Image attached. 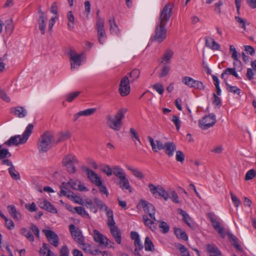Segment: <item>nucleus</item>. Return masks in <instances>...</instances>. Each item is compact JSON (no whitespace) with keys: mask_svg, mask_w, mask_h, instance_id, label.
<instances>
[{"mask_svg":"<svg viewBox=\"0 0 256 256\" xmlns=\"http://www.w3.org/2000/svg\"><path fill=\"white\" fill-rule=\"evenodd\" d=\"M74 210L78 214L81 215L82 216L90 218L89 214L85 210L84 208L82 206H76L74 208Z\"/></svg>","mask_w":256,"mask_h":256,"instance_id":"50","label":"nucleus"},{"mask_svg":"<svg viewBox=\"0 0 256 256\" xmlns=\"http://www.w3.org/2000/svg\"><path fill=\"white\" fill-rule=\"evenodd\" d=\"M69 230L72 238L78 244L82 243L84 240V238L83 236L80 229L74 224H70L69 226Z\"/></svg>","mask_w":256,"mask_h":256,"instance_id":"9","label":"nucleus"},{"mask_svg":"<svg viewBox=\"0 0 256 256\" xmlns=\"http://www.w3.org/2000/svg\"><path fill=\"white\" fill-rule=\"evenodd\" d=\"M140 204L144 208V212L148 214L150 218L154 220H156L154 216L156 213L154 206L144 200H141Z\"/></svg>","mask_w":256,"mask_h":256,"instance_id":"15","label":"nucleus"},{"mask_svg":"<svg viewBox=\"0 0 256 256\" xmlns=\"http://www.w3.org/2000/svg\"><path fill=\"white\" fill-rule=\"evenodd\" d=\"M130 238L132 240H134V246H138L139 248H143L144 246L140 242L139 234L136 232H130Z\"/></svg>","mask_w":256,"mask_h":256,"instance_id":"39","label":"nucleus"},{"mask_svg":"<svg viewBox=\"0 0 256 256\" xmlns=\"http://www.w3.org/2000/svg\"><path fill=\"white\" fill-rule=\"evenodd\" d=\"M176 158L178 162H180L182 163L183 162L184 160V154L180 150L177 151L176 152Z\"/></svg>","mask_w":256,"mask_h":256,"instance_id":"61","label":"nucleus"},{"mask_svg":"<svg viewBox=\"0 0 256 256\" xmlns=\"http://www.w3.org/2000/svg\"><path fill=\"white\" fill-rule=\"evenodd\" d=\"M8 210L10 216L15 220H20L22 218L21 214L17 210L14 205H9L7 206Z\"/></svg>","mask_w":256,"mask_h":256,"instance_id":"20","label":"nucleus"},{"mask_svg":"<svg viewBox=\"0 0 256 256\" xmlns=\"http://www.w3.org/2000/svg\"><path fill=\"white\" fill-rule=\"evenodd\" d=\"M230 52L231 54L232 58L234 61V64L236 62H238L241 64V62L239 58L240 57V54L238 55L236 48L233 45H230Z\"/></svg>","mask_w":256,"mask_h":256,"instance_id":"36","label":"nucleus"},{"mask_svg":"<svg viewBox=\"0 0 256 256\" xmlns=\"http://www.w3.org/2000/svg\"><path fill=\"white\" fill-rule=\"evenodd\" d=\"M173 8V4L168 3L160 13L154 37V40L158 43L163 42L166 38V30L165 26L171 17Z\"/></svg>","mask_w":256,"mask_h":256,"instance_id":"1","label":"nucleus"},{"mask_svg":"<svg viewBox=\"0 0 256 256\" xmlns=\"http://www.w3.org/2000/svg\"><path fill=\"white\" fill-rule=\"evenodd\" d=\"M205 42L206 46L213 50H218L220 48V44L212 38L206 37Z\"/></svg>","mask_w":256,"mask_h":256,"instance_id":"24","label":"nucleus"},{"mask_svg":"<svg viewBox=\"0 0 256 256\" xmlns=\"http://www.w3.org/2000/svg\"><path fill=\"white\" fill-rule=\"evenodd\" d=\"M70 136L68 132H60L58 133L56 138H54L55 144L66 140L70 138Z\"/></svg>","mask_w":256,"mask_h":256,"instance_id":"34","label":"nucleus"},{"mask_svg":"<svg viewBox=\"0 0 256 256\" xmlns=\"http://www.w3.org/2000/svg\"><path fill=\"white\" fill-rule=\"evenodd\" d=\"M84 205L92 212L96 213L98 212L96 206L94 204L92 200H86L85 202Z\"/></svg>","mask_w":256,"mask_h":256,"instance_id":"47","label":"nucleus"},{"mask_svg":"<svg viewBox=\"0 0 256 256\" xmlns=\"http://www.w3.org/2000/svg\"><path fill=\"white\" fill-rule=\"evenodd\" d=\"M142 218L144 224L152 230L154 231L156 229V226L154 224V220H152L151 218H148L146 215H144Z\"/></svg>","mask_w":256,"mask_h":256,"instance_id":"37","label":"nucleus"},{"mask_svg":"<svg viewBox=\"0 0 256 256\" xmlns=\"http://www.w3.org/2000/svg\"><path fill=\"white\" fill-rule=\"evenodd\" d=\"M101 170L108 176H111L112 174H114V166L111 168L109 166L106 164L102 166Z\"/></svg>","mask_w":256,"mask_h":256,"instance_id":"52","label":"nucleus"},{"mask_svg":"<svg viewBox=\"0 0 256 256\" xmlns=\"http://www.w3.org/2000/svg\"><path fill=\"white\" fill-rule=\"evenodd\" d=\"M96 109L95 108H90L80 111L74 115V121H76L81 116H89L92 115L95 112Z\"/></svg>","mask_w":256,"mask_h":256,"instance_id":"28","label":"nucleus"},{"mask_svg":"<svg viewBox=\"0 0 256 256\" xmlns=\"http://www.w3.org/2000/svg\"><path fill=\"white\" fill-rule=\"evenodd\" d=\"M25 207L30 212H36L37 210L36 204L34 202L31 204H26Z\"/></svg>","mask_w":256,"mask_h":256,"instance_id":"62","label":"nucleus"},{"mask_svg":"<svg viewBox=\"0 0 256 256\" xmlns=\"http://www.w3.org/2000/svg\"><path fill=\"white\" fill-rule=\"evenodd\" d=\"M96 28L97 31L98 42L100 44H104L107 36L104 28V20L101 18H98V20L96 22Z\"/></svg>","mask_w":256,"mask_h":256,"instance_id":"7","label":"nucleus"},{"mask_svg":"<svg viewBox=\"0 0 256 256\" xmlns=\"http://www.w3.org/2000/svg\"><path fill=\"white\" fill-rule=\"evenodd\" d=\"M126 168L132 172L134 176L136 178L140 180L143 179L144 178V174L138 169L132 168L130 166H127Z\"/></svg>","mask_w":256,"mask_h":256,"instance_id":"42","label":"nucleus"},{"mask_svg":"<svg viewBox=\"0 0 256 256\" xmlns=\"http://www.w3.org/2000/svg\"><path fill=\"white\" fill-rule=\"evenodd\" d=\"M60 256H68L69 250L66 246H63L60 251Z\"/></svg>","mask_w":256,"mask_h":256,"instance_id":"64","label":"nucleus"},{"mask_svg":"<svg viewBox=\"0 0 256 256\" xmlns=\"http://www.w3.org/2000/svg\"><path fill=\"white\" fill-rule=\"evenodd\" d=\"M54 144L55 142L54 133L50 131H46L39 138L38 148L40 152H46Z\"/></svg>","mask_w":256,"mask_h":256,"instance_id":"4","label":"nucleus"},{"mask_svg":"<svg viewBox=\"0 0 256 256\" xmlns=\"http://www.w3.org/2000/svg\"><path fill=\"white\" fill-rule=\"evenodd\" d=\"M110 230V234L116 242L118 244H120L122 242V232L118 226H116L112 228Z\"/></svg>","mask_w":256,"mask_h":256,"instance_id":"25","label":"nucleus"},{"mask_svg":"<svg viewBox=\"0 0 256 256\" xmlns=\"http://www.w3.org/2000/svg\"><path fill=\"white\" fill-rule=\"evenodd\" d=\"M140 74V72L139 70L134 69L130 72V77L133 79V80H134L139 77Z\"/></svg>","mask_w":256,"mask_h":256,"instance_id":"63","label":"nucleus"},{"mask_svg":"<svg viewBox=\"0 0 256 256\" xmlns=\"http://www.w3.org/2000/svg\"><path fill=\"white\" fill-rule=\"evenodd\" d=\"M34 126L32 124H30L26 127L22 136L16 135L11 136L8 140H6L4 144L8 146H18V144H24L26 142L29 136H30Z\"/></svg>","mask_w":256,"mask_h":256,"instance_id":"3","label":"nucleus"},{"mask_svg":"<svg viewBox=\"0 0 256 256\" xmlns=\"http://www.w3.org/2000/svg\"><path fill=\"white\" fill-rule=\"evenodd\" d=\"M179 214L182 216V220L190 228L194 227V223L187 212L182 209H178Z\"/></svg>","mask_w":256,"mask_h":256,"instance_id":"30","label":"nucleus"},{"mask_svg":"<svg viewBox=\"0 0 256 256\" xmlns=\"http://www.w3.org/2000/svg\"><path fill=\"white\" fill-rule=\"evenodd\" d=\"M170 70L169 65H162L161 66H158L156 70L158 72V77L163 78L166 76Z\"/></svg>","mask_w":256,"mask_h":256,"instance_id":"29","label":"nucleus"},{"mask_svg":"<svg viewBox=\"0 0 256 256\" xmlns=\"http://www.w3.org/2000/svg\"><path fill=\"white\" fill-rule=\"evenodd\" d=\"M256 176V172L254 169H251L247 172L245 175V180H248L254 178Z\"/></svg>","mask_w":256,"mask_h":256,"instance_id":"56","label":"nucleus"},{"mask_svg":"<svg viewBox=\"0 0 256 256\" xmlns=\"http://www.w3.org/2000/svg\"><path fill=\"white\" fill-rule=\"evenodd\" d=\"M80 92H70L66 96V100L68 102H72L75 98H76L80 94Z\"/></svg>","mask_w":256,"mask_h":256,"instance_id":"49","label":"nucleus"},{"mask_svg":"<svg viewBox=\"0 0 256 256\" xmlns=\"http://www.w3.org/2000/svg\"><path fill=\"white\" fill-rule=\"evenodd\" d=\"M174 233L177 238L185 241L188 240V236L187 234L181 228H174Z\"/></svg>","mask_w":256,"mask_h":256,"instance_id":"38","label":"nucleus"},{"mask_svg":"<svg viewBox=\"0 0 256 256\" xmlns=\"http://www.w3.org/2000/svg\"><path fill=\"white\" fill-rule=\"evenodd\" d=\"M160 224L159 225L160 228L161 229V231L164 234H166L170 230L169 226L164 222H160Z\"/></svg>","mask_w":256,"mask_h":256,"instance_id":"54","label":"nucleus"},{"mask_svg":"<svg viewBox=\"0 0 256 256\" xmlns=\"http://www.w3.org/2000/svg\"><path fill=\"white\" fill-rule=\"evenodd\" d=\"M144 246L146 251L153 252L154 250L153 242L148 236L145 238Z\"/></svg>","mask_w":256,"mask_h":256,"instance_id":"41","label":"nucleus"},{"mask_svg":"<svg viewBox=\"0 0 256 256\" xmlns=\"http://www.w3.org/2000/svg\"><path fill=\"white\" fill-rule=\"evenodd\" d=\"M206 250L210 254V256H222L220 250L214 245L208 244L206 246Z\"/></svg>","mask_w":256,"mask_h":256,"instance_id":"32","label":"nucleus"},{"mask_svg":"<svg viewBox=\"0 0 256 256\" xmlns=\"http://www.w3.org/2000/svg\"><path fill=\"white\" fill-rule=\"evenodd\" d=\"M114 174L120 180L118 185L122 190H127L130 192H132L131 186L129 180L126 177L124 170L119 166H114Z\"/></svg>","mask_w":256,"mask_h":256,"instance_id":"5","label":"nucleus"},{"mask_svg":"<svg viewBox=\"0 0 256 256\" xmlns=\"http://www.w3.org/2000/svg\"><path fill=\"white\" fill-rule=\"evenodd\" d=\"M68 54L70 61L75 64L84 62L86 58V55L84 52L78 53L74 49H70Z\"/></svg>","mask_w":256,"mask_h":256,"instance_id":"12","label":"nucleus"},{"mask_svg":"<svg viewBox=\"0 0 256 256\" xmlns=\"http://www.w3.org/2000/svg\"><path fill=\"white\" fill-rule=\"evenodd\" d=\"M147 138L154 152H158V150L164 148L165 143L163 144L161 141L158 140H156L155 142L154 139L150 136H148Z\"/></svg>","mask_w":256,"mask_h":256,"instance_id":"18","label":"nucleus"},{"mask_svg":"<svg viewBox=\"0 0 256 256\" xmlns=\"http://www.w3.org/2000/svg\"><path fill=\"white\" fill-rule=\"evenodd\" d=\"M82 169L86 172L88 178L92 183L94 184L96 186H100L101 184L102 180L94 171L90 170L86 166H82Z\"/></svg>","mask_w":256,"mask_h":256,"instance_id":"14","label":"nucleus"},{"mask_svg":"<svg viewBox=\"0 0 256 256\" xmlns=\"http://www.w3.org/2000/svg\"><path fill=\"white\" fill-rule=\"evenodd\" d=\"M38 12L40 14L38 20V28L41 31L42 34H45L46 22L47 20V17L45 16L44 12L40 9L39 10Z\"/></svg>","mask_w":256,"mask_h":256,"instance_id":"19","label":"nucleus"},{"mask_svg":"<svg viewBox=\"0 0 256 256\" xmlns=\"http://www.w3.org/2000/svg\"><path fill=\"white\" fill-rule=\"evenodd\" d=\"M182 82L190 88H194L200 90H204V86L202 82L196 80L190 77H184Z\"/></svg>","mask_w":256,"mask_h":256,"instance_id":"13","label":"nucleus"},{"mask_svg":"<svg viewBox=\"0 0 256 256\" xmlns=\"http://www.w3.org/2000/svg\"><path fill=\"white\" fill-rule=\"evenodd\" d=\"M174 54V52L172 50L167 49L164 52L160 62L162 63H170V59L172 58Z\"/></svg>","mask_w":256,"mask_h":256,"instance_id":"35","label":"nucleus"},{"mask_svg":"<svg viewBox=\"0 0 256 256\" xmlns=\"http://www.w3.org/2000/svg\"><path fill=\"white\" fill-rule=\"evenodd\" d=\"M40 206L52 213H57L56 209L48 200H44L40 204Z\"/></svg>","mask_w":256,"mask_h":256,"instance_id":"26","label":"nucleus"},{"mask_svg":"<svg viewBox=\"0 0 256 256\" xmlns=\"http://www.w3.org/2000/svg\"><path fill=\"white\" fill-rule=\"evenodd\" d=\"M169 198L175 203L179 204L180 202L178 196L174 190H171L170 192Z\"/></svg>","mask_w":256,"mask_h":256,"instance_id":"58","label":"nucleus"},{"mask_svg":"<svg viewBox=\"0 0 256 256\" xmlns=\"http://www.w3.org/2000/svg\"><path fill=\"white\" fill-rule=\"evenodd\" d=\"M152 87L160 94H162L164 92V88L160 83L154 84L152 86Z\"/></svg>","mask_w":256,"mask_h":256,"instance_id":"51","label":"nucleus"},{"mask_svg":"<svg viewBox=\"0 0 256 256\" xmlns=\"http://www.w3.org/2000/svg\"><path fill=\"white\" fill-rule=\"evenodd\" d=\"M164 148L166 154L169 157H171L176 150V146L173 142H165Z\"/></svg>","mask_w":256,"mask_h":256,"instance_id":"31","label":"nucleus"},{"mask_svg":"<svg viewBox=\"0 0 256 256\" xmlns=\"http://www.w3.org/2000/svg\"><path fill=\"white\" fill-rule=\"evenodd\" d=\"M127 110L126 108H122L120 109L114 116L106 115V118L107 126L115 131L120 130L122 124V120L124 118Z\"/></svg>","mask_w":256,"mask_h":256,"instance_id":"2","label":"nucleus"},{"mask_svg":"<svg viewBox=\"0 0 256 256\" xmlns=\"http://www.w3.org/2000/svg\"><path fill=\"white\" fill-rule=\"evenodd\" d=\"M130 134L132 140H136L140 144H142L138 134L134 128H130Z\"/></svg>","mask_w":256,"mask_h":256,"instance_id":"46","label":"nucleus"},{"mask_svg":"<svg viewBox=\"0 0 256 256\" xmlns=\"http://www.w3.org/2000/svg\"><path fill=\"white\" fill-rule=\"evenodd\" d=\"M216 122L215 115L212 113L204 116L202 120H199L200 127L202 130H207L213 126Z\"/></svg>","mask_w":256,"mask_h":256,"instance_id":"8","label":"nucleus"},{"mask_svg":"<svg viewBox=\"0 0 256 256\" xmlns=\"http://www.w3.org/2000/svg\"><path fill=\"white\" fill-rule=\"evenodd\" d=\"M10 112L18 118H24L28 114L26 110L20 106L12 108L10 110Z\"/></svg>","mask_w":256,"mask_h":256,"instance_id":"17","label":"nucleus"},{"mask_svg":"<svg viewBox=\"0 0 256 256\" xmlns=\"http://www.w3.org/2000/svg\"><path fill=\"white\" fill-rule=\"evenodd\" d=\"M78 244L82 246L81 248L84 252L88 254L90 253L92 248L89 244H86L84 240L82 243H78Z\"/></svg>","mask_w":256,"mask_h":256,"instance_id":"55","label":"nucleus"},{"mask_svg":"<svg viewBox=\"0 0 256 256\" xmlns=\"http://www.w3.org/2000/svg\"><path fill=\"white\" fill-rule=\"evenodd\" d=\"M209 218L214 229L218 232L222 238H224L226 236V234L224 232V228L220 226V222L216 220L212 216H210Z\"/></svg>","mask_w":256,"mask_h":256,"instance_id":"21","label":"nucleus"},{"mask_svg":"<svg viewBox=\"0 0 256 256\" xmlns=\"http://www.w3.org/2000/svg\"><path fill=\"white\" fill-rule=\"evenodd\" d=\"M226 88L228 92H232L234 94H237L240 95L241 92V90L236 86H231L228 84L226 82Z\"/></svg>","mask_w":256,"mask_h":256,"instance_id":"44","label":"nucleus"},{"mask_svg":"<svg viewBox=\"0 0 256 256\" xmlns=\"http://www.w3.org/2000/svg\"><path fill=\"white\" fill-rule=\"evenodd\" d=\"M8 171L11 178L14 180H20V176L18 171L16 170L14 166L12 168H9Z\"/></svg>","mask_w":256,"mask_h":256,"instance_id":"43","label":"nucleus"},{"mask_svg":"<svg viewBox=\"0 0 256 256\" xmlns=\"http://www.w3.org/2000/svg\"><path fill=\"white\" fill-rule=\"evenodd\" d=\"M5 221V226L9 230H12L14 228V224L13 221L10 219H8L6 217L4 219Z\"/></svg>","mask_w":256,"mask_h":256,"instance_id":"59","label":"nucleus"},{"mask_svg":"<svg viewBox=\"0 0 256 256\" xmlns=\"http://www.w3.org/2000/svg\"><path fill=\"white\" fill-rule=\"evenodd\" d=\"M110 26V34L115 35H118L120 34V30L116 24L114 18L108 20Z\"/></svg>","mask_w":256,"mask_h":256,"instance_id":"33","label":"nucleus"},{"mask_svg":"<svg viewBox=\"0 0 256 256\" xmlns=\"http://www.w3.org/2000/svg\"><path fill=\"white\" fill-rule=\"evenodd\" d=\"M0 145V160L12 156V154L6 148H2Z\"/></svg>","mask_w":256,"mask_h":256,"instance_id":"45","label":"nucleus"},{"mask_svg":"<svg viewBox=\"0 0 256 256\" xmlns=\"http://www.w3.org/2000/svg\"><path fill=\"white\" fill-rule=\"evenodd\" d=\"M62 163L70 174H74L76 172L75 165L78 163V160L75 156L72 154L66 156L62 160Z\"/></svg>","mask_w":256,"mask_h":256,"instance_id":"6","label":"nucleus"},{"mask_svg":"<svg viewBox=\"0 0 256 256\" xmlns=\"http://www.w3.org/2000/svg\"><path fill=\"white\" fill-rule=\"evenodd\" d=\"M93 238L94 240L98 243L100 245H104L105 246H108L110 244L114 242H111L109 239L104 237V236L100 232L97 230H94Z\"/></svg>","mask_w":256,"mask_h":256,"instance_id":"16","label":"nucleus"},{"mask_svg":"<svg viewBox=\"0 0 256 256\" xmlns=\"http://www.w3.org/2000/svg\"><path fill=\"white\" fill-rule=\"evenodd\" d=\"M14 25L12 24V20L10 19V20H8L6 22V26L5 30L6 32L9 34V35L11 34L14 30Z\"/></svg>","mask_w":256,"mask_h":256,"instance_id":"48","label":"nucleus"},{"mask_svg":"<svg viewBox=\"0 0 256 256\" xmlns=\"http://www.w3.org/2000/svg\"><path fill=\"white\" fill-rule=\"evenodd\" d=\"M94 202L100 210H107L108 206L99 198H94Z\"/></svg>","mask_w":256,"mask_h":256,"instance_id":"57","label":"nucleus"},{"mask_svg":"<svg viewBox=\"0 0 256 256\" xmlns=\"http://www.w3.org/2000/svg\"><path fill=\"white\" fill-rule=\"evenodd\" d=\"M40 206L52 213H57L56 209L48 200H44L40 204Z\"/></svg>","mask_w":256,"mask_h":256,"instance_id":"27","label":"nucleus"},{"mask_svg":"<svg viewBox=\"0 0 256 256\" xmlns=\"http://www.w3.org/2000/svg\"><path fill=\"white\" fill-rule=\"evenodd\" d=\"M70 188V186L68 185V182H62V184L60 186V196H66L67 194V191L68 190V188Z\"/></svg>","mask_w":256,"mask_h":256,"instance_id":"53","label":"nucleus"},{"mask_svg":"<svg viewBox=\"0 0 256 256\" xmlns=\"http://www.w3.org/2000/svg\"><path fill=\"white\" fill-rule=\"evenodd\" d=\"M42 232L45 234L50 244L54 247L58 246L59 244V238L58 235L55 232L50 230H43Z\"/></svg>","mask_w":256,"mask_h":256,"instance_id":"11","label":"nucleus"},{"mask_svg":"<svg viewBox=\"0 0 256 256\" xmlns=\"http://www.w3.org/2000/svg\"><path fill=\"white\" fill-rule=\"evenodd\" d=\"M119 92L122 96L128 95L130 91V80L127 76L123 77L120 84Z\"/></svg>","mask_w":256,"mask_h":256,"instance_id":"10","label":"nucleus"},{"mask_svg":"<svg viewBox=\"0 0 256 256\" xmlns=\"http://www.w3.org/2000/svg\"><path fill=\"white\" fill-rule=\"evenodd\" d=\"M228 236L230 240L232 242V245L238 250H242L238 242L236 237L232 234L230 232H227Z\"/></svg>","mask_w":256,"mask_h":256,"instance_id":"40","label":"nucleus"},{"mask_svg":"<svg viewBox=\"0 0 256 256\" xmlns=\"http://www.w3.org/2000/svg\"><path fill=\"white\" fill-rule=\"evenodd\" d=\"M48 244L43 242L42 246L39 250V254L40 256H56L49 248Z\"/></svg>","mask_w":256,"mask_h":256,"instance_id":"23","label":"nucleus"},{"mask_svg":"<svg viewBox=\"0 0 256 256\" xmlns=\"http://www.w3.org/2000/svg\"><path fill=\"white\" fill-rule=\"evenodd\" d=\"M148 188L152 195L155 196L156 194H158V195L161 197L166 190L162 186H155L152 184H148Z\"/></svg>","mask_w":256,"mask_h":256,"instance_id":"22","label":"nucleus"},{"mask_svg":"<svg viewBox=\"0 0 256 256\" xmlns=\"http://www.w3.org/2000/svg\"><path fill=\"white\" fill-rule=\"evenodd\" d=\"M236 20L239 24L240 26L244 30H246V20L239 16H235Z\"/></svg>","mask_w":256,"mask_h":256,"instance_id":"60","label":"nucleus"}]
</instances>
